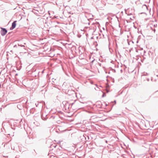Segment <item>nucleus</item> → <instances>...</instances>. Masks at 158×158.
<instances>
[{
  "mask_svg": "<svg viewBox=\"0 0 158 158\" xmlns=\"http://www.w3.org/2000/svg\"><path fill=\"white\" fill-rule=\"evenodd\" d=\"M113 72L114 73H115L116 72V71H115V69H111Z\"/></svg>",
  "mask_w": 158,
  "mask_h": 158,
  "instance_id": "obj_10",
  "label": "nucleus"
},
{
  "mask_svg": "<svg viewBox=\"0 0 158 158\" xmlns=\"http://www.w3.org/2000/svg\"><path fill=\"white\" fill-rule=\"evenodd\" d=\"M121 71H122V70H121Z\"/></svg>",
  "mask_w": 158,
  "mask_h": 158,
  "instance_id": "obj_27",
  "label": "nucleus"
},
{
  "mask_svg": "<svg viewBox=\"0 0 158 158\" xmlns=\"http://www.w3.org/2000/svg\"><path fill=\"white\" fill-rule=\"evenodd\" d=\"M157 76H158V75H157Z\"/></svg>",
  "mask_w": 158,
  "mask_h": 158,
  "instance_id": "obj_33",
  "label": "nucleus"
},
{
  "mask_svg": "<svg viewBox=\"0 0 158 158\" xmlns=\"http://www.w3.org/2000/svg\"><path fill=\"white\" fill-rule=\"evenodd\" d=\"M105 96H106V94L105 93H103L102 96V97H104Z\"/></svg>",
  "mask_w": 158,
  "mask_h": 158,
  "instance_id": "obj_11",
  "label": "nucleus"
},
{
  "mask_svg": "<svg viewBox=\"0 0 158 158\" xmlns=\"http://www.w3.org/2000/svg\"><path fill=\"white\" fill-rule=\"evenodd\" d=\"M106 106H107V104H106Z\"/></svg>",
  "mask_w": 158,
  "mask_h": 158,
  "instance_id": "obj_28",
  "label": "nucleus"
},
{
  "mask_svg": "<svg viewBox=\"0 0 158 158\" xmlns=\"http://www.w3.org/2000/svg\"><path fill=\"white\" fill-rule=\"evenodd\" d=\"M94 60H93L92 61H91V63H93V62L94 61Z\"/></svg>",
  "mask_w": 158,
  "mask_h": 158,
  "instance_id": "obj_17",
  "label": "nucleus"
},
{
  "mask_svg": "<svg viewBox=\"0 0 158 158\" xmlns=\"http://www.w3.org/2000/svg\"><path fill=\"white\" fill-rule=\"evenodd\" d=\"M114 102H115V104L116 103V100H114Z\"/></svg>",
  "mask_w": 158,
  "mask_h": 158,
  "instance_id": "obj_16",
  "label": "nucleus"
},
{
  "mask_svg": "<svg viewBox=\"0 0 158 158\" xmlns=\"http://www.w3.org/2000/svg\"><path fill=\"white\" fill-rule=\"evenodd\" d=\"M17 21H15L12 23L11 27L10 28V30H13L15 27L16 25V23Z\"/></svg>",
  "mask_w": 158,
  "mask_h": 158,
  "instance_id": "obj_3",
  "label": "nucleus"
},
{
  "mask_svg": "<svg viewBox=\"0 0 158 158\" xmlns=\"http://www.w3.org/2000/svg\"><path fill=\"white\" fill-rule=\"evenodd\" d=\"M19 63V64H20V63H19V62L18 63Z\"/></svg>",
  "mask_w": 158,
  "mask_h": 158,
  "instance_id": "obj_29",
  "label": "nucleus"
},
{
  "mask_svg": "<svg viewBox=\"0 0 158 158\" xmlns=\"http://www.w3.org/2000/svg\"><path fill=\"white\" fill-rule=\"evenodd\" d=\"M106 93H108L109 92V91L108 90L107 88H106Z\"/></svg>",
  "mask_w": 158,
  "mask_h": 158,
  "instance_id": "obj_8",
  "label": "nucleus"
},
{
  "mask_svg": "<svg viewBox=\"0 0 158 158\" xmlns=\"http://www.w3.org/2000/svg\"><path fill=\"white\" fill-rule=\"evenodd\" d=\"M110 73V72H109L108 73Z\"/></svg>",
  "mask_w": 158,
  "mask_h": 158,
  "instance_id": "obj_32",
  "label": "nucleus"
},
{
  "mask_svg": "<svg viewBox=\"0 0 158 158\" xmlns=\"http://www.w3.org/2000/svg\"><path fill=\"white\" fill-rule=\"evenodd\" d=\"M79 109H83V108H79Z\"/></svg>",
  "mask_w": 158,
  "mask_h": 158,
  "instance_id": "obj_20",
  "label": "nucleus"
},
{
  "mask_svg": "<svg viewBox=\"0 0 158 158\" xmlns=\"http://www.w3.org/2000/svg\"><path fill=\"white\" fill-rule=\"evenodd\" d=\"M17 64H16V67L17 68V69L19 70L20 69H21V65L19 66V64L17 65Z\"/></svg>",
  "mask_w": 158,
  "mask_h": 158,
  "instance_id": "obj_6",
  "label": "nucleus"
},
{
  "mask_svg": "<svg viewBox=\"0 0 158 158\" xmlns=\"http://www.w3.org/2000/svg\"><path fill=\"white\" fill-rule=\"evenodd\" d=\"M131 15V13H130V14H128V15Z\"/></svg>",
  "mask_w": 158,
  "mask_h": 158,
  "instance_id": "obj_19",
  "label": "nucleus"
},
{
  "mask_svg": "<svg viewBox=\"0 0 158 158\" xmlns=\"http://www.w3.org/2000/svg\"><path fill=\"white\" fill-rule=\"evenodd\" d=\"M19 46H21V47H25V46L24 45H22V44H18V45H14L13 47L14 48H18V47H19Z\"/></svg>",
  "mask_w": 158,
  "mask_h": 158,
  "instance_id": "obj_5",
  "label": "nucleus"
},
{
  "mask_svg": "<svg viewBox=\"0 0 158 158\" xmlns=\"http://www.w3.org/2000/svg\"><path fill=\"white\" fill-rule=\"evenodd\" d=\"M151 29L152 30V31H154V32H155L156 31V29H152V27H151Z\"/></svg>",
  "mask_w": 158,
  "mask_h": 158,
  "instance_id": "obj_9",
  "label": "nucleus"
},
{
  "mask_svg": "<svg viewBox=\"0 0 158 158\" xmlns=\"http://www.w3.org/2000/svg\"><path fill=\"white\" fill-rule=\"evenodd\" d=\"M101 64H99V65H100V66H101Z\"/></svg>",
  "mask_w": 158,
  "mask_h": 158,
  "instance_id": "obj_21",
  "label": "nucleus"
},
{
  "mask_svg": "<svg viewBox=\"0 0 158 158\" xmlns=\"http://www.w3.org/2000/svg\"><path fill=\"white\" fill-rule=\"evenodd\" d=\"M147 81H149V78H147Z\"/></svg>",
  "mask_w": 158,
  "mask_h": 158,
  "instance_id": "obj_14",
  "label": "nucleus"
},
{
  "mask_svg": "<svg viewBox=\"0 0 158 158\" xmlns=\"http://www.w3.org/2000/svg\"><path fill=\"white\" fill-rule=\"evenodd\" d=\"M52 81L53 82L55 83V81H56V79H54V78H53L52 79Z\"/></svg>",
  "mask_w": 158,
  "mask_h": 158,
  "instance_id": "obj_7",
  "label": "nucleus"
},
{
  "mask_svg": "<svg viewBox=\"0 0 158 158\" xmlns=\"http://www.w3.org/2000/svg\"><path fill=\"white\" fill-rule=\"evenodd\" d=\"M148 75V74L147 73H146V74H144L143 75H142V76H146V75Z\"/></svg>",
  "mask_w": 158,
  "mask_h": 158,
  "instance_id": "obj_13",
  "label": "nucleus"
},
{
  "mask_svg": "<svg viewBox=\"0 0 158 158\" xmlns=\"http://www.w3.org/2000/svg\"><path fill=\"white\" fill-rule=\"evenodd\" d=\"M152 79H151V81H152Z\"/></svg>",
  "mask_w": 158,
  "mask_h": 158,
  "instance_id": "obj_30",
  "label": "nucleus"
},
{
  "mask_svg": "<svg viewBox=\"0 0 158 158\" xmlns=\"http://www.w3.org/2000/svg\"><path fill=\"white\" fill-rule=\"evenodd\" d=\"M113 105H113L111 106V109H112V107H113Z\"/></svg>",
  "mask_w": 158,
  "mask_h": 158,
  "instance_id": "obj_18",
  "label": "nucleus"
},
{
  "mask_svg": "<svg viewBox=\"0 0 158 158\" xmlns=\"http://www.w3.org/2000/svg\"><path fill=\"white\" fill-rule=\"evenodd\" d=\"M17 108H18V109H19V107H18V105L17 106Z\"/></svg>",
  "mask_w": 158,
  "mask_h": 158,
  "instance_id": "obj_22",
  "label": "nucleus"
},
{
  "mask_svg": "<svg viewBox=\"0 0 158 158\" xmlns=\"http://www.w3.org/2000/svg\"><path fill=\"white\" fill-rule=\"evenodd\" d=\"M157 25L156 24H154L153 25V26L154 27H157Z\"/></svg>",
  "mask_w": 158,
  "mask_h": 158,
  "instance_id": "obj_12",
  "label": "nucleus"
},
{
  "mask_svg": "<svg viewBox=\"0 0 158 158\" xmlns=\"http://www.w3.org/2000/svg\"><path fill=\"white\" fill-rule=\"evenodd\" d=\"M38 107L40 108L43 109L45 108V103L43 101L37 103Z\"/></svg>",
  "mask_w": 158,
  "mask_h": 158,
  "instance_id": "obj_1",
  "label": "nucleus"
},
{
  "mask_svg": "<svg viewBox=\"0 0 158 158\" xmlns=\"http://www.w3.org/2000/svg\"><path fill=\"white\" fill-rule=\"evenodd\" d=\"M35 106H36V107H38V106L37 105V104L36 103L35 104Z\"/></svg>",
  "mask_w": 158,
  "mask_h": 158,
  "instance_id": "obj_15",
  "label": "nucleus"
},
{
  "mask_svg": "<svg viewBox=\"0 0 158 158\" xmlns=\"http://www.w3.org/2000/svg\"><path fill=\"white\" fill-rule=\"evenodd\" d=\"M93 37H92L91 38V39H93Z\"/></svg>",
  "mask_w": 158,
  "mask_h": 158,
  "instance_id": "obj_23",
  "label": "nucleus"
},
{
  "mask_svg": "<svg viewBox=\"0 0 158 158\" xmlns=\"http://www.w3.org/2000/svg\"><path fill=\"white\" fill-rule=\"evenodd\" d=\"M145 52H145V51H144V53H145Z\"/></svg>",
  "mask_w": 158,
  "mask_h": 158,
  "instance_id": "obj_25",
  "label": "nucleus"
},
{
  "mask_svg": "<svg viewBox=\"0 0 158 158\" xmlns=\"http://www.w3.org/2000/svg\"><path fill=\"white\" fill-rule=\"evenodd\" d=\"M31 109H34V108H32Z\"/></svg>",
  "mask_w": 158,
  "mask_h": 158,
  "instance_id": "obj_26",
  "label": "nucleus"
},
{
  "mask_svg": "<svg viewBox=\"0 0 158 158\" xmlns=\"http://www.w3.org/2000/svg\"><path fill=\"white\" fill-rule=\"evenodd\" d=\"M1 30L0 31V33L2 36L5 35L7 32V30L5 28L1 27Z\"/></svg>",
  "mask_w": 158,
  "mask_h": 158,
  "instance_id": "obj_2",
  "label": "nucleus"
},
{
  "mask_svg": "<svg viewBox=\"0 0 158 158\" xmlns=\"http://www.w3.org/2000/svg\"><path fill=\"white\" fill-rule=\"evenodd\" d=\"M108 86L109 87V85H108Z\"/></svg>",
  "mask_w": 158,
  "mask_h": 158,
  "instance_id": "obj_31",
  "label": "nucleus"
},
{
  "mask_svg": "<svg viewBox=\"0 0 158 158\" xmlns=\"http://www.w3.org/2000/svg\"><path fill=\"white\" fill-rule=\"evenodd\" d=\"M62 105L65 108V109H69V104L68 103H66L65 102H62Z\"/></svg>",
  "mask_w": 158,
  "mask_h": 158,
  "instance_id": "obj_4",
  "label": "nucleus"
},
{
  "mask_svg": "<svg viewBox=\"0 0 158 158\" xmlns=\"http://www.w3.org/2000/svg\"><path fill=\"white\" fill-rule=\"evenodd\" d=\"M130 19H131V20H132V19H131V18H130Z\"/></svg>",
  "mask_w": 158,
  "mask_h": 158,
  "instance_id": "obj_24",
  "label": "nucleus"
}]
</instances>
